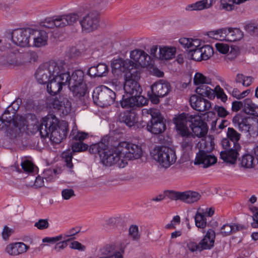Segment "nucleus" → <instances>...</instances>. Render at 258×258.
Instances as JSON below:
<instances>
[{"instance_id": "f257e3e1", "label": "nucleus", "mask_w": 258, "mask_h": 258, "mask_svg": "<svg viewBox=\"0 0 258 258\" xmlns=\"http://www.w3.org/2000/svg\"><path fill=\"white\" fill-rule=\"evenodd\" d=\"M31 124L40 132L42 137H48L50 134V140L54 144H58L65 139L69 131L67 122L59 121L55 116L44 117L40 123L35 119Z\"/></svg>"}, {"instance_id": "f03ea898", "label": "nucleus", "mask_w": 258, "mask_h": 258, "mask_svg": "<svg viewBox=\"0 0 258 258\" xmlns=\"http://www.w3.org/2000/svg\"><path fill=\"white\" fill-rule=\"evenodd\" d=\"M174 123L180 126H187L189 122L192 135L198 138H203L206 136L208 131L207 123L198 114H190L182 113L174 118Z\"/></svg>"}, {"instance_id": "7ed1b4c3", "label": "nucleus", "mask_w": 258, "mask_h": 258, "mask_svg": "<svg viewBox=\"0 0 258 258\" xmlns=\"http://www.w3.org/2000/svg\"><path fill=\"white\" fill-rule=\"evenodd\" d=\"M9 108L5 110L0 117L7 124H9V126H13V127H19V134L26 130H28V127L29 125H32L31 123H30L29 120L31 119L34 122V119H36L35 115L31 114H28L26 116L18 114L15 115V112H13L11 114Z\"/></svg>"}, {"instance_id": "20e7f679", "label": "nucleus", "mask_w": 258, "mask_h": 258, "mask_svg": "<svg viewBox=\"0 0 258 258\" xmlns=\"http://www.w3.org/2000/svg\"><path fill=\"white\" fill-rule=\"evenodd\" d=\"M62 61H50L39 67L35 73V77L39 84H45L54 76L62 71L63 64Z\"/></svg>"}, {"instance_id": "39448f33", "label": "nucleus", "mask_w": 258, "mask_h": 258, "mask_svg": "<svg viewBox=\"0 0 258 258\" xmlns=\"http://www.w3.org/2000/svg\"><path fill=\"white\" fill-rule=\"evenodd\" d=\"M199 151L197 153L195 164H202L203 167L208 168L217 162V158L210 154L213 149L211 143L202 140L198 144Z\"/></svg>"}, {"instance_id": "423d86ee", "label": "nucleus", "mask_w": 258, "mask_h": 258, "mask_svg": "<svg viewBox=\"0 0 258 258\" xmlns=\"http://www.w3.org/2000/svg\"><path fill=\"white\" fill-rule=\"evenodd\" d=\"M154 159L165 168L173 164L176 160V156L174 150L165 146L156 147L151 152Z\"/></svg>"}, {"instance_id": "0eeeda50", "label": "nucleus", "mask_w": 258, "mask_h": 258, "mask_svg": "<svg viewBox=\"0 0 258 258\" xmlns=\"http://www.w3.org/2000/svg\"><path fill=\"white\" fill-rule=\"evenodd\" d=\"M115 93L106 86H102L96 88L93 91L92 98L95 104L105 107L113 103L115 99Z\"/></svg>"}, {"instance_id": "6e6552de", "label": "nucleus", "mask_w": 258, "mask_h": 258, "mask_svg": "<svg viewBox=\"0 0 258 258\" xmlns=\"http://www.w3.org/2000/svg\"><path fill=\"white\" fill-rule=\"evenodd\" d=\"M84 73L81 70L75 71L68 79L67 85L76 96H84L86 91V85L84 82Z\"/></svg>"}, {"instance_id": "1a4fd4ad", "label": "nucleus", "mask_w": 258, "mask_h": 258, "mask_svg": "<svg viewBox=\"0 0 258 258\" xmlns=\"http://www.w3.org/2000/svg\"><path fill=\"white\" fill-rule=\"evenodd\" d=\"M65 63L63 64V69L59 73L54 74L49 80L47 85V92L51 95H55L59 93L63 86L67 85L68 79L70 77V73L65 70Z\"/></svg>"}, {"instance_id": "9d476101", "label": "nucleus", "mask_w": 258, "mask_h": 258, "mask_svg": "<svg viewBox=\"0 0 258 258\" xmlns=\"http://www.w3.org/2000/svg\"><path fill=\"white\" fill-rule=\"evenodd\" d=\"M118 151L122 153L126 161L139 159L143 155L141 146L127 142H122L118 145Z\"/></svg>"}, {"instance_id": "9b49d317", "label": "nucleus", "mask_w": 258, "mask_h": 258, "mask_svg": "<svg viewBox=\"0 0 258 258\" xmlns=\"http://www.w3.org/2000/svg\"><path fill=\"white\" fill-rule=\"evenodd\" d=\"M101 161L107 166L117 164L120 168H123L127 164L122 153L118 151V145L110 150L107 148L104 155L101 156Z\"/></svg>"}, {"instance_id": "f8f14e48", "label": "nucleus", "mask_w": 258, "mask_h": 258, "mask_svg": "<svg viewBox=\"0 0 258 258\" xmlns=\"http://www.w3.org/2000/svg\"><path fill=\"white\" fill-rule=\"evenodd\" d=\"M179 42L188 51V54L191 58L196 61L203 60L202 53L201 52V41L198 39L181 38Z\"/></svg>"}, {"instance_id": "ddd939ff", "label": "nucleus", "mask_w": 258, "mask_h": 258, "mask_svg": "<svg viewBox=\"0 0 258 258\" xmlns=\"http://www.w3.org/2000/svg\"><path fill=\"white\" fill-rule=\"evenodd\" d=\"M131 62V69L145 68L151 64V56L141 50H134L130 54Z\"/></svg>"}, {"instance_id": "4468645a", "label": "nucleus", "mask_w": 258, "mask_h": 258, "mask_svg": "<svg viewBox=\"0 0 258 258\" xmlns=\"http://www.w3.org/2000/svg\"><path fill=\"white\" fill-rule=\"evenodd\" d=\"M46 101L50 107H53L59 110L64 115L68 114L71 110V102L67 98L63 96L48 97Z\"/></svg>"}, {"instance_id": "2eb2a0df", "label": "nucleus", "mask_w": 258, "mask_h": 258, "mask_svg": "<svg viewBox=\"0 0 258 258\" xmlns=\"http://www.w3.org/2000/svg\"><path fill=\"white\" fill-rule=\"evenodd\" d=\"M178 134L182 138L181 146L184 152H188L192 150L195 143L196 137L189 131L187 126H180L175 123Z\"/></svg>"}, {"instance_id": "dca6fc26", "label": "nucleus", "mask_w": 258, "mask_h": 258, "mask_svg": "<svg viewBox=\"0 0 258 258\" xmlns=\"http://www.w3.org/2000/svg\"><path fill=\"white\" fill-rule=\"evenodd\" d=\"M82 30L90 32L96 29L99 23V15L96 12H91L80 21Z\"/></svg>"}, {"instance_id": "f3484780", "label": "nucleus", "mask_w": 258, "mask_h": 258, "mask_svg": "<svg viewBox=\"0 0 258 258\" xmlns=\"http://www.w3.org/2000/svg\"><path fill=\"white\" fill-rule=\"evenodd\" d=\"M250 118L240 114H237L233 118V123L235 126H237L239 131L248 132L250 135H254L256 131H254L253 128L258 129V122H255L250 124Z\"/></svg>"}, {"instance_id": "a211bd4d", "label": "nucleus", "mask_w": 258, "mask_h": 258, "mask_svg": "<svg viewBox=\"0 0 258 258\" xmlns=\"http://www.w3.org/2000/svg\"><path fill=\"white\" fill-rule=\"evenodd\" d=\"M32 29H18L13 31L12 34L13 42L20 47H24L30 46Z\"/></svg>"}, {"instance_id": "6ab92c4d", "label": "nucleus", "mask_w": 258, "mask_h": 258, "mask_svg": "<svg viewBox=\"0 0 258 258\" xmlns=\"http://www.w3.org/2000/svg\"><path fill=\"white\" fill-rule=\"evenodd\" d=\"M31 37L33 39V46L40 48L47 45L48 34L44 30L32 29Z\"/></svg>"}, {"instance_id": "aec40b11", "label": "nucleus", "mask_w": 258, "mask_h": 258, "mask_svg": "<svg viewBox=\"0 0 258 258\" xmlns=\"http://www.w3.org/2000/svg\"><path fill=\"white\" fill-rule=\"evenodd\" d=\"M29 248V246L22 242H15L7 245L5 251L10 255L17 256L25 253Z\"/></svg>"}, {"instance_id": "412c9836", "label": "nucleus", "mask_w": 258, "mask_h": 258, "mask_svg": "<svg viewBox=\"0 0 258 258\" xmlns=\"http://www.w3.org/2000/svg\"><path fill=\"white\" fill-rule=\"evenodd\" d=\"M241 149L239 144H236L229 150L220 152V157L225 162L233 164L235 162L238 156V152Z\"/></svg>"}, {"instance_id": "4be33fe9", "label": "nucleus", "mask_w": 258, "mask_h": 258, "mask_svg": "<svg viewBox=\"0 0 258 258\" xmlns=\"http://www.w3.org/2000/svg\"><path fill=\"white\" fill-rule=\"evenodd\" d=\"M189 102L192 108L200 112L209 110L211 106L210 101L204 98H198L196 95L191 96Z\"/></svg>"}, {"instance_id": "5701e85b", "label": "nucleus", "mask_w": 258, "mask_h": 258, "mask_svg": "<svg viewBox=\"0 0 258 258\" xmlns=\"http://www.w3.org/2000/svg\"><path fill=\"white\" fill-rule=\"evenodd\" d=\"M151 91L157 93L163 97L167 95L170 91L171 86L169 82L160 80L155 82L151 86Z\"/></svg>"}, {"instance_id": "b1692460", "label": "nucleus", "mask_w": 258, "mask_h": 258, "mask_svg": "<svg viewBox=\"0 0 258 258\" xmlns=\"http://www.w3.org/2000/svg\"><path fill=\"white\" fill-rule=\"evenodd\" d=\"M145 99H139L138 97L130 95L128 93H125L122 95V100L120 101V104L123 108H131L135 106H139L140 105H144L146 103V100L144 103L141 101Z\"/></svg>"}, {"instance_id": "393cba45", "label": "nucleus", "mask_w": 258, "mask_h": 258, "mask_svg": "<svg viewBox=\"0 0 258 258\" xmlns=\"http://www.w3.org/2000/svg\"><path fill=\"white\" fill-rule=\"evenodd\" d=\"M223 40L234 42L240 40L243 37L242 31L238 28H223Z\"/></svg>"}, {"instance_id": "a878e982", "label": "nucleus", "mask_w": 258, "mask_h": 258, "mask_svg": "<svg viewBox=\"0 0 258 258\" xmlns=\"http://www.w3.org/2000/svg\"><path fill=\"white\" fill-rule=\"evenodd\" d=\"M216 233L213 229H209L205 236L199 242L201 249L202 250L205 249H210L214 245Z\"/></svg>"}, {"instance_id": "bb28decb", "label": "nucleus", "mask_w": 258, "mask_h": 258, "mask_svg": "<svg viewBox=\"0 0 258 258\" xmlns=\"http://www.w3.org/2000/svg\"><path fill=\"white\" fill-rule=\"evenodd\" d=\"M78 19L79 16L75 14L55 17V27L61 28L72 25L76 22Z\"/></svg>"}, {"instance_id": "cd10ccee", "label": "nucleus", "mask_w": 258, "mask_h": 258, "mask_svg": "<svg viewBox=\"0 0 258 258\" xmlns=\"http://www.w3.org/2000/svg\"><path fill=\"white\" fill-rule=\"evenodd\" d=\"M108 73V67L104 63H99L89 68L87 74L91 77H103Z\"/></svg>"}, {"instance_id": "c85d7f7f", "label": "nucleus", "mask_w": 258, "mask_h": 258, "mask_svg": "<svg viewBox=\"0 0 258 258\" xmlns=\"http://www.w3.org/2000/svg\"><path fill=\"white\" fill-rule=\"evenodd\" d=\"M133 64L129 59L124 60L122 58H118L114 60L111 63L112 72L115 73L125 72L131 69V66Z\"/></svg>"}, {"instance_id": "c756f323", "label": "nucleus", "mask_w": 258, "mask_h": 258, "mask_svg": "<svg viewBox=\"0 0 258 258\" xmlns=\"http://www.w3.org/2000/svg\"><path fill=\"white\" fill-rule=\"evenodd\" d=\"M166 124L163 119H151L148 123L147 128L148 131L154 134L162 133L166 130Z\"/></svg>"}, {"instance_id": "7c9ffc66", "label": "nucleus", "mask_w": 258, "mask_h": 258, "mask_svg": "<svg viewBox=\"0 0 258 258\" xmlns=\"http://www.w3.org/2000/svg\"><path fill=\"white\" fill-rule=\"evenodd\" d=\"M214 2V0H201L187 5L185 9L187 11H202L211 8Z\"/></svg>"}, {"instance_id": "2f4dec72", "label": "nucleus", "mask_w": 258, "mask_h": 258, "mask_svg": "<svg viewBox=\"0 0 258 258\" xmlns=\"http://www.w3.org/2000/svg\"><path fill=\"white\" fill-rule=\"evenodd\" d=\"M0 131H4L7 137L13 139L19 135V128L9 126L0 117Z\"/></svg>"}, {"instance_id": "473e14b6", "label": "nucleus", "mask_w": 258, "mask_h": 258, "mask_svg": "<svg viewBox=\"0 0 258 258\" xmlns=\"http://www.w3.org/2000/svg\"><path fill=\"white\" fill-rule=\"evenodd\" d=\"M127 83H124V91L125 93H128L130 95H134V96L138 97L139 99H144V97L141 96L142 91V88L139 82H133L127 85L128 88H126Z\"/></svg>"}, {"instance_id": "72a5a7b5", "label": "nucleus", "mask_w": 258, "mask_h": 258, "mask_svg": "<svg viewBox=\"0 0 258 258\" xmlns=\"http://www.w3.org/2000/svg\"><path fill=\"white\" fill-rule=\"evenodd\" d=\"M118 119L120 122L131 127L137 122L138 116L134 112L126 111L120 114Z\"/></svg>"}, {"instance_id": "f704fd0d", "label": "nucleus", "mask_w": 258, "mask_h": 258, "mask_svg": "<svg viewBox=\"0 0 258 258\" xmlns=\"http://www.w3.org/2000/svg\"><path fill=\"white\" fill-rule=\"evenodd\" d=\"M201 198V195L196 191L186 190L182 191L181 201L188 204L198 202Z\"/></svg>"}, {"instance_id": "c9c22d12", "label": "nucleus", "mask_w": 258, "mask_h": 258, "mask_svg": "<svg viewBox=\"0 0 258 258\" xmlns=\"http://www.w3.org/2000/svg\"><path fill=\"white\" fill-rule=\"evenodd\" d=\"M128 69V71L125 72L124 75V83H127V85L133 82H138L140 79V72L138 70V68ZM126 88H128L127 86Z\"/></svg>"}, {"instance_id": "e433bc0d", "label": "nucleus", "mask_w": 258, "mask_h": 258, "mask_svg": "<svg viewBox=\"0 0 258 258\" xmlns=\"http://www.w3.org/2000/svg\"><path fill=\"white\" fill-rule=\"evenodd\" d=\"M243 111L247 114L258 117V105L248 98L243 101Z\"/></svg>"}, {"instance_id": "4c0bfd02", "label": "nucleus", "mask_w": 258, "mask_h": 258, "mask_svg": "<svg viewBox=\"0 0 258 258\" xmlns=\"http://www.w3.org/2000/svg\"><path fill=\"white\" fill-rule=\"evenodd\" d=\"M56 170L55 169H47L44 172V177L38 176L36 178L34 185L37 187H40L44 185L43 178H45L47 181H51L53 179V176L56 173Z\"/></svg>"}, {"instance_id": "58836bf2", "label": "nucleus", "mask_w": 258, "mask_h": 258, "mask_svg": "<svg viewBox=\"0 0 258 258\" xmlns=\"http://www.w3.org/2000/svg\"><path fill=\"white\" fill-rule=\"evenodd\" d=\"M175 53V47L165 46L160 48L159 58L162 60L171 59L174 57Z\"/></svg>"}, {"instance_id": "ea45409f", "label": "nucleus", "mask_w": 258, "mask_h": 258, "mask_svg": "<svg viewBox=\"0 0 258 258\" xmlns=\"http://www.w3.org/2000/svg\"><path fill=\"white\" fill-rule=\"evenodd\" d=\"M197 94L203 97H207L212 99L215 97L214 91L206 84H202L198 87L196 90Z\"/></svg>"}, {"instance_id": "a19ab883", "label": "nucleus", "mask_w": 258, "mask_h": 258, "mask_svg": "<svg viewBox=\"0 0 258 258\" xmlns=\"http://www.w3.org/2000/svg\"><path fill=\"white\" fill-rule=\"evenodd\" d=\"M107 149V146L102 142L91 145L89 148V151L91 154H98L101 160V156L104 154Z\"/></svg>"}, {"instance_id": "79ce46f5", "label": "nucleus", "mask_w": 258, "mask_h": 258, "mask_svg": "<svg viewBox=\"0 0 258 258\" xmlns=\"http://www.w3.org/2000/svg\"><path fill=\"white\" fill-rule=\"evenodd\" d=\"M227 137L232 143L233 146L239 144L238 141L240 139L241 135L235 130L232 127H228L227 132Z\"/></svg>"}, {"instance_id": "37998d69", "label": "nucleus", "mask_w": 258, "mask_h": 258, "mask_svg": "<svg viewBox=\"0 0 258 258\" xmlns=\"http://www.w3.org/2000/svg\"><path fill=\"white\" fill-rule=\"evenodd\" d=\"M195 224L199 228L204 229L207 226L205 215L197 212L195 216Z\"/></svg>"}, {"instance_id": "c03bdc74", "label": "nucleus", "mask_w": 258, "mask_h": 258, "mask_svg": "<svg viewBox=\"0 0 258 258\" xmlns=\"http://www.w3.org/2000/svg\"><path fill=\"white\" fill-rule=\"evenodd\" d=\"M194 82L196 85L209 84L211 83V80L206 77L201 73H197L194 76Z\"/></svg>"}, {"instance_id": "a18cd8bd", "label": "nucleus", "mask_w": 258, "mask_h": 258, "mask_svg": "<svg viewBox=\"0 0 258 258\" xmlns=\"http://www.w3.org/2000/svg\"><path fill=\"white\" fill-rule=\"evenodd\" d=\"M201 52L202 53L203 60H207L209 59L213 54L214 50L213 48L209 45H204L201 47Z\"/></svg>"}, {"instance_id": "49530a36", "label": "nucleus", "mask_w": 258, "mask_h": 258, "mask_svg": "<svg viewBox=\"0 0 258 258\" xmlns=\"http://www.w3.org/2000/svg\"><path fill=\"white\" fill-rule=\"evenodd\" d=\"M253 159V157L251 155L246 154L243 156L241 160V166L247 168H252Z\"/></svg>"}, {"instance_id": "de8ad7c7", "label": "nucleus", "mask_w": 258, "mask_h": 258, "mask_svg": "<svg viewBox=\"0 0 258 258\" xmlns=\"http://www.w3.org/2000/svg\"><path fill=\"white\" fill-rule=\"evenodd\" d=\"M88 148V146L82 142H74L72 146V149L74 152L84 151L87 150Z\"/></svg>"}, {"instance_id": "09e8293b", "label": "nucleus", "mask_w": 258, "mask_h": 258, "mask_svg": "<svg viewBox=\"0 0 258 258\" xmlns=\"http://www.w3.org/2000/svg\"><path fill=\"white\" fill-rule=\"evenodd\" d=\"M223 28L208 32L209 37L220 41H223Z\"/></svg>"}, {"instance_id": "8fccbe9b", "label": "nucleus", "mask_w": 258, "mask_h": 258, "mask_svg": "<svg viewBox=\"0 0 258 258\" xmlns=\"http://www.w3.org/2000/svg\"><path fill=\"white\" fill-rule=\"evenodd\" d=\"M100 252L102 255L109 256L119 252L115 250L113 245H107L100 249Z\"/></svg>"}, {"instance_id": "3c124183", "label": "nucleus", "mask_w": 258, "mask_h": 258, "mask_svg": "<svg viewBox=\"0 0 258 258\" xmlns=\"http://www.w3.org/2000/svg\"><path fill=\"white\" fill-rule=\"evenodd\" d=\"M232 233L231 224H226L223 225L220 229V231L217 233V235H221L223 237L230 235Z\"/></svg>"}, {"instance_id": "603ef678", "label": "nucleus", "mask_w": 258, "mask_h": 258, "mask_svg": "<svg viewBox=\"0 0 258 258\" xmlns=\"http://www.w3.org/2000/svg\"><path fill=\"white\" fill-rule=\"evenodd\" d=\"M182 192L177 191L174 190H169L166 192L167 197L172 200H182Z\"/></svg>"}, {"instance_id": "864d4df0", "label": "nucleus", "mask_w": 258, "mask_h": 258, "mask_svg": "<svg viewBox=\"0 0 258 258\" xmlns=\"http://www.w3.org/2000/svg\"><path fill=\"white\" fill-rule=\"evenodd\" d=\"M232 0H220V6L222 9L232 11L234 9V5Z\"/></svg>"}, {"instance_id": "5fc2aeb1", "label": "nucleus", "mask_w": 258, "mask_h": 258, "mask_svg": "<svg viewBox=\"0 0 258 258\" xmlns=\"http://www.w3.org/2000/svg\"><path fill=\"white\" fill-rule=\"evenodd\" d=\"M62 157L64 159V162L66 163V166L70 168H73V155L72 152H64L62 153Z\"/></svg>"}, {"instance_id": "6e6d98bb", "label": "nucleus", "mask_w": 258, "mask_h": 258, "mask_svg": "<svg viewBox=\"0 0 258 258\" xmlns=\"http://www.w3.org/2000/svg\"><path fill=\"white\" fill-rule=\"evenodd\" d=\"M215 93L216 97L218 99H220L222 101L225 102L227 100V96L224 92V90L219 86L215 87Z\"/></svg>"}, {"instance_id": "4d7b16f0", "label": "nucleus", "mask_w": 258, "mask_h": 258, "mask_svg": "<svg viewBox=\"0 0 258 258\" xmlns=\"http://www.w3.org/2000/svg\"><path fill=\"white\" fill-rule=\"evenodd\" d=\"M61 196L64 200H68L72 197H75L74 190L71 188L63 189L61 191Z\"/></svg>"}, {"instance_id": "13d9d810", "label": "nucleus", "mask_w": 258, "mask_h": 258, "mask_svg": "<svg viewBox=\"0 0 258 258\" xmlns=\"http://www.w3.org/2000/svg\"><path fill=\"white\" fill-rule=\"evenodd\" d=\"M217 50L220 53L225 54L228 52L229 46L228 44L223 43H217L215 44Z\"/></svg>"}, {"instance_id": "bf43d9fd", "label": "nucleus", "mask_w": 258, "mask_h": 258, "mask_svg": "<svg viewBox=\"0 0 258 258\" xmlns=\"http://www.w3.org/2000/svg\"><path fill=\"white\" fill-rule=\"evenodd\" d=\"M147 113L151 115V119H163L159 110L156 108H150Z\"/></svg>"}, {"instance_id": "052dcab7", "label": "nucleus", "mask_w": 258, "mask_h": 258, "mask_svg": "<svg viewBox=\"0 0 258 258\" xmlns=\"http://www.w3.org/2000/svg\"><path fill=\"white\" fill-rule=\"evenodd\" d=\"M34 226L40 230L45 229L48 227L49 223L47 219H40L35 223Z\"/></svg>"}, {"instance_id": "680f3d73", "label": "nucleus", "mask_w": 258, "mask_h": 258, "mask_svg": "<svg viewBox=\"0 0 258 258\" xmlns=\"http://www.w3.org/2000/svg\"><path fill=\"white\" fill-rule=\"evenodd\" d=\"M22 169L27 172H32L33 171V164L29 161L26 160L21 163Z\"/></svg>"}, {"instance_id": "e2e57ef3", "label": "nucleus", "mask_w": 258, "mask_h": 258, "mask_svg": "<svg viewBox=\"0 0 258 258\" xmlns=\"http://www.w3.org/2000/svg\"><path fill=\"white\" fill-rule=\"evenodd\" d=\"M42 26L47 28H53L55 27V17L46 19L42 22Z\"/></svg>"}, {"instance_id": "0e129e2a", "label": "nucleus", "mask_w": 258, "mask_h": 258, "mask_svg": "<svg viewBox=\"0 0 258 258\" xmlns=\"http://www.w3.org/2000/svg\"><path fill=\"white\" fill-rule=\"evenodd\" d=\"M129 234L134 239H137L139 238L138 227L136 225H132L129 228Z\"/></svg>"}, {"instance_id": "69168bd1", "label": "nucleus", "mask_w": 258, "mask_h": 258, "mask_svg": "<svg viewBox=\"0 0 258 258\" xmlns=\"http://www.w3.org/2000/svg\"><path fill=\"white\" fill-rule=\"evenodd\" d=\"M72 238L64 240L62 241L57 242L54 247V249L57 252L60 251L67 246V242Z\"/></svg>"}, {"instance_id": "338daca9", "label": "nucleus", "mask_w": 258, "mask_h": 258, "mask_svg": "<svg viewBox=\"0 0 258 258\" xmlns=\"http://www.w3.org/2000/svg\"><path fill=\"white\" fill-rule=\"evenodd\" d=\"M62 235H59L58 236H57L56 237H46L42 239L43 242H49V243H55L57 241H60L62 239Z\"/></svg>"}, {"instance_id": "774afa93", "label": "nucleus", "mask_w": 258, "mask_h": 258, "mask_svg": "<svg viewBox=\"0 0 258 258\" xmlns=\"http://www.w3.org/2000/svg\"><path fill=\"white\" fill-rule=\"evenodd\" d=\"M187 246L188 249L192 252H194L196 251H202L199 243L197 244L196 242H189V243H187Z\"/></svg>"}]
</instances>
